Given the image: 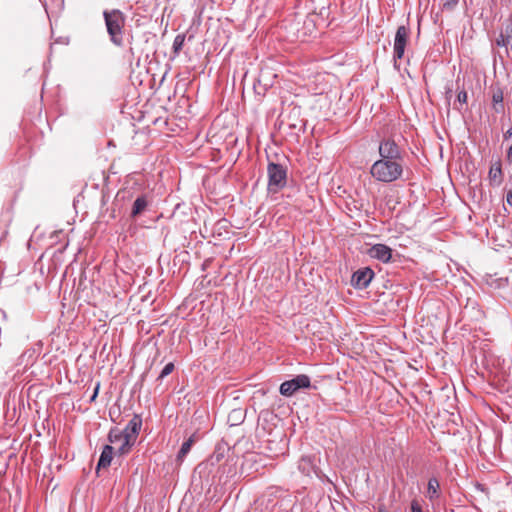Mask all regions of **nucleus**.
<instances>
[{"mask_svg": "<svg viewBox=\"0 0 512 512\" xmlns=\"http://www.w3.org/2000/svg\"><path fill=\"white\" fill-rule=\"evenodd\" d=\"M371 176L383 183L397 181L403 174V162L378 159L370 167Z\"/></svg>", "mask_w": 512, "mask_h": 512, "instance_id": "obj_1", "label": "nucleus"}, {"mask_svg": "<svg viewBox=\"0 0 512 512\" xmlns=\"http://www.w3.org/2000/svg\"><path fill=\"white\" fill-rule=\"evenodd\" d=\"M103 16L111 42L118 47L122 46L123 28L125 25L124 14L120 10L114 9L104 11Z\"/></svg>", "mask_w": 512, "mask_h": 512, "instance_id": "obj_2", "label": "nucleus"}, {"mask_svg": "<svg viewBox=\"0 0 512 512\" xmlns=\"http://www.w3.org/2000/svg\"><path fill=\"white\" fill-rule=\"evenodd\" d=\"M267 174L268 191L270 193H277L286 186L287 170L283 165L269 162L267 166Z\"/></svg>", "mask_w": 512, "mask_h": 512, "instance_id": "obj_3", "label": "nucleus"}, {"mask_svg": "<svg viewBox=\"0 0 512 512\" xmlns=\"http://www.w3.org/2000/svg\"><path fill=\"white\" fill-rule=\"evenodd\" d=\"M410 29L405 25H401L397 28L394 46H393V59L394 66L398 68L397 61L402 59L405 53L406 45L409 39Z\"/></svg>", "mask_w": 512, "mask_h": 512, "instance_id": "obj_4", "label": "nucleus"}, {"mask_svg": "<svg viewBox=\"0 0 512 512\" xmlns=\"http://www.w3.org/2000/svg\"><path fill=\"white\" fill-rule=\"evenodd\" d=\"M311 386L310 378L305 374L295 376L291 380L284 381L279 388L281 395L290 397L298 390L309 388Z\"/></svg>", "mask_w": 512, "mask_h": 512, "instance_id": "obj_5", "label": "nucleus"}, {"mask_svg": "<svg viewBox=\"0 0 512 512\" xmlns=\"http://www.w3.org/2000/svg\"><path fill=\"white\" fill-rule=\"evenodd\" d=\"M378 151L380 159L403 162L401 148L391 138L381 140Z\"/></svg>", "mask_w": 512, "mask_h": 512, "instance_id": "obj_6", "label": "nucleus"}, {"mask_svg": "<svg viewBox=\"0 0 512 512\" xmlns=\"http://www.w3.org/2000/svg\"><path fill=\"white\" fill-rule=\"evenodd\" d=\"M108 439L114 445V449L117 448L120 455L128 453L133 446L132 443H126V435L117 428L110 430Z\"/></svg>", "mask_w": 512, "mask_h": 512, "instance_id": "obj_7", "label": "nucleus"}, {"mask_svg": "<svg viewBox=\"0 0 512 512\" xmlns=\"http://www.w3.org/2000/svg\"><path fill=\"white\" fill-rule=\"evenodd\" d=\"M374 277V271L365 267L355 271L351 278V283L356 289H365L368 287Z\"/></svg>", "mask_w": 512, "mask_h": 512, "instance_id": "obj_8", "label": "nucleus"}, {"mask_svg": "<svg viewBox=\"0 0 512 512\" xmlns=\"http://www.w3.org/2000/svg\"><path fill=\"white\" fill-rule=\"evenodd\" d=\"M142 426V419L139 415L135 414L133 418L128 422L127 426L123 430L126 435V443L135 444L137 436Z\"/></svg>", "mask_w": 512, "mask_h": 512, "instance_id": "obj_9", "label": "nucleus"}, {"mask_svg": "<svg viewBox=\"0 0 512 512\" xmlns=\"http://www.w3.org/2000/svg\"><path fill=\"white\" fill-rule=\"evenodd\" d=\"M371 258L377 259L383 263H388L392 258V249L385 244H375L368 250Z\"/></svg>", "mask_w": 512, "mask_h": 512, "instance_id": "obj_10", "label": "nucleus"}, {"mask_svg": "<svg viewBox=\"0 0 512 512\" xmlns=\"http://www.w3.org/2000/svg\"><path fill=\"white\" fill-rule=\"evenodd\" d=\"M496 44L500 47H505L507 52L509 48L512 49V23L510 21L501 29L500 35L496 39Z\"/></svg>", "mask_w": 512, "mask_h": 512, "instance_id": "obj_11", "label": "nucleus"}, {"mask_svg": "<svg viewBox=\"0 0 512 512\" xmlns=\"http://www.w3.org/2000/svg\"><path fill=\"white\" fill-rule=\"evenodd\" d=\"M488 179L492 186H500L503 181V172L501 167V162L496 161L491 165L488 173Z\"/></svg>", "mask_w": 512, "mask_h": 512, "instance_id": "obj_12", "label": "nucleus"}, {"mask_svg": "<svg viewBox=\"0 0 512 512\" xmlns=\"http://www.w3.org/2000/svg\"><path fill=\"white\" fill-rule=\"evenodd\" d=\"M113 452H114V447L111 445H106L103 448V451L100 455V458H99V461L97 464V469L107 468L111 464V461L113 458Z\"/></svg>", "mask_w": 512, "mask_h": 512, "instance_id": "obj_13", "label": "nucleus"}, {"mask_svg": "<svg viewBox=\"0 0 512 512\" xmlns=\"http://www.w3.org/2000/svg\"><path fill=\"white\" fill-rule=\"evenodd\" d=\"M146 207H147V201H146L145 197H138L133 203L131 216L136 217L137 215L142 213Z\"/></svg>", "mask_w": 512, "mask_h": 512, "instance_id": "obj_14", "label": "nucleus"}, {"mask_svg": "<svg viewBox=\"0 0 512 512\" xmlns=\"http://www.w3.org/2000/svg\"><path fill=\"white\" fill-rule=\"evenodd\" d=\"M194 442H195V439H194L193 435L190 436L186 441L183 442V444L177 454L178 460H182L189 453Z\"/></svg>", "mask_w": 512, "mask_h": 512, "instance_id": "obj_15", "label": "nucleus"}, {"mask_svg": "<svg viewBox=\"0 0 512 512\" xmlns=\"http://www.w3.org/2000/svg\"><path fill=\"white\" fill-rule=\"evenodd\" d=\"M439 482L436 478H431L428 481L427 495L432 500L438 497Z\"/></svg>", "mask_w": 512, "mask_h": 512, "instance_id": "obj_16", "label": "nucleus"}, {"mask_svg": "<svg viewBox=\"0 0 512 512\" xmlns=\"http://www.w3.org/2000/svg\"><path fill=\"white\" fill-rule=\"evenodd\" d=\"M185 42V35L184 34H178L174 38L172 49L174 54H179V52L182 50L183 45Z\"/></svg>", "mask_w": 512, "mask_h": 512, "instance_id": "obj_17", "label": "nucleus"}, {"mask_svg": "<svg viewBox=\"0 0 512 512\" xmlns=\"http://www.w3.org/2000/svg\"><path fill=\"white\" fill-rule=\"evenodd\" d=\"M492 102L493 104L503 103V91L501 88L493 89Z\"/></svg>", "mask_w": 512, "mask_h": 512, "instance_id": "obj_18", "label": "nucleus"}, {"mask_svg": "<svg viewBox=\"0 0 512 512\" xmlns=\"http://www.w3.org/2000/svg\"><path fill=\"white\" fill-rule=\"evenodd\" d=\"M174 370V364L172 362L166 364L162 369L161 373L158 376V379L161 380L171 374Z\"/></svg>", "mask_w": 512, "mask_h": 512, "instance_id": "obj_19", "label": "nucleus"}, {"mask_svg": "<svg viewBox=\"0 0 512 512\" xmlns=\"http://www.w3.org/2000/svg\"><path fill=\"white\" fill-rule=\"evenodd\" d=\"M460 0H446L443 4L445 10H453L459 3Z\"/></svg>", "mask_w": 512, "mask_h": 512, "instance_id": "obj_20", "label": "nucleus"}, {"mask_svg": "<svg viewBox=\"0 0 512 512\" xmlns=\"http://www.w3.org/2000/svg\"><path fill=\"white\" fill-rule=\"evenodd\" d=\"M467 99H468V96H467V92L466 91H460L457 95V101L460 103V104H466L467 103Z\"/></svg>", "mask_w": 512, "mask_h": 512, "instance_id": "obj_21", "label": "nucleus"}, {"mask_svg": "<svg viewBox=\"0 0 512 512\" xmlns=\"http://www.w3.org/2000/svg\"><path fill=\"white\" fill-rule=\"evenodd\" d=\"M411 511L412 512H423L421 504L418 500H413L411 502Z\"/></svg>", "mask_w": 512, "mask_h": 512, "instance_id": "obj_22", "label": "nucleus"}, {"mask_svg": "<svg viewBox=\"0 0 512 512\" xmlns=\"http://www.w3.org/2000/svg\"><path fill=\"white\" fill-rule=\"evenodd\" d=\"M493 109L496 113H502L504 111L503 103L493 104Z\"/></svg>", "mask_w": 512, "mask_h": 512, "instance_id": "obj_23", "label": "nucleus"}, {"mask_svg": "<svg viewBox=\"0 0 512 512\" xmlns=\"http://www.w3.org/2000/svg\"><path fill=\"white\" fill-rule=\"evenodd\" d=\"M506 203L512 206V190L508 191L506 194Z\"/></svg>", "mask_w": 512, "mask_h": 512, "instance_id": "obj_24", "label": "nucleus"}, {"mask_svg": "<svg viewBox=\"0 0 512 512\" xmlns=\"http://www.w3.org/2000/svg\"><path fill=\"white\" fill-rule=\"evenodd\" d=\"M98 390H99V384L96 386V388L94 390V393H92V396L90 398V402H93L96 399V397L98 395Z\"/></svg>", "mask_w": 512, "mask_h": 512, "instance_id": "obj_25", "label": "nucleus"}, {"mask_svg": "<svg viewBox=\"0 0 512 512\" xmlns=\"http://www.w3.org/2000/svg\"><path fill=\"white\" fill-rule=\"evenodd\" d=\"M507 159L509 162H512V144L510 145V147L507 150Z\"/></svg>", "mask_w": 512, "mask_h": 512, "instance_id": "obj_26", "label": "nucleus"}, {"mask_svg": "<svg viewBox=\"0 0 512 512\" xmlns=\"http://www.w3.org/2000/svg\"><path fill=\"white\" fill-rule=\"evenodd\" d=\"M511 136H512V128H510L509 130H507V131L504 133V139H505V140H507V139H509Z\"/></svg>", "mask_w": 512, "mask_h": 512, "instance_id": "obj_27", "label": "nucleus"}, {"mask_svg": "<svg viewBox=\"0 0 512 512\" xmlns=\"http://www.w3.org/2000/svg\"><path fill=\"white\" fill-rule=\"evenodd\" d=\"M232 415H238V416H240V415H241V412H240V411H237V410H234V411L232 412Z\"/></svg>", "mask_w": 512, "mask_h": 512, "instance_id": "obj_28", "label": "nucleus"}, {"mask_svg": "<svg viewBox=\"0 0 512 512\" xmlns=\"http://www.w3.org/2000/svg\"><path fill=\"white\" fill-rule=\"evenodd\" d=\"M378 512H388V511L386 509L380 507Z\"/></svg>", "mask_w": 512, "mask_h": 512, "instance_id": "obj_29", "label": "nucleus"}, {"mask_svg": "<svg viewBox=\"0 0 512 512\" xmlns=\"http://www.w3.org/2000/svg\"><path fill=\"white\" fill-rule=\"evenodd\" d=\"M299 468L304 470V468L302 467V463H300Z\"/></svg>", "mask_w": 512, "mask_h": 512, "instance_id": "obj_30", "label": "nucleus"}]
</instances>
